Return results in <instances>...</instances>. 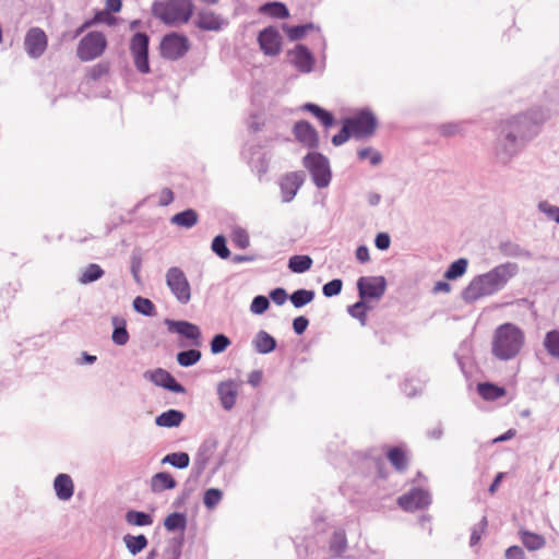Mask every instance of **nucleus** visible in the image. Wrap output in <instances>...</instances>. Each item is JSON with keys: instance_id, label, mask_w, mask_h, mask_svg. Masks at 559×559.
I'll return each instance as SVG.
<instances>
[{"instance_id": "1a4fd4ad", "label": "nucleus", "mask_w": 559, "mask_h": 559, "mask_svg": "<svg viewBox=\"0 0 559 559\" xmlns=\"http://www.w3.org/2000/svg\"><path fill=\"white\" fill-rule=\"evenodd\" d=\"M130 52L133 58L135 69L141 74L151 73L150 66V36L145 32H135L130 38Z\"/></svg>"}, {"instance_id": "69168bd1", "label": "nucleus", "mask_w": 559, "mask_h": 559, "mask_svg": "<svg viewBox=\"0 0 559 559\" xmlns=\"http://www.w3.org/2000/svg\"><path fill=\"white\" fill-rule=\"evenodd\" d=\"M293 331L297 335H302L309 326V319L305 316L296 317L292 323Z\"/></svg>"}, {"instance_id": "c03bdc74", "label": "nucleus", "mask_w": 559, "mask_h": 559, "mask_svg": "<svg viewBox=\"0 0 559 559\" xmlns=\"http://www.w3.org/2000/svg\"><path fill=\"white\" fill-rule=\"evenodd\" d=\"M132 306L135 312L145 317H154L156 314V306L148 298L136 296L133 299Z\"/></svg>"}, {"instance_id": "9b49d317", "label": "nucleus", "mask_w": 559, "mask_h": 559, "mask_svg": "<svg viewBox=\"0 0 559 559\" xmlns=\"http://www.w3.org/2000/svg\"><path fill=\"white\" fill-rule=\"evenodd\" d=\"M216 448L217 440L215 438L210 437L203 440L197 451L190 475L187 479V484L197 483L199 480V478L204 473L211 457L216 451Z\"/></svg>"}, {"instance_id": "bb28decb", "label": "nucleus", "mask_w": 559, "mask_h": 559, "mask_svg": "<svg viewBox=\"0 0 559 559\" xmlns=\"http://www.w3.org/2000/svg\"><path fill=\"white\" fill-rule=\"evenodd\" d=\"M185 417L183 412L170 408L155 417V425L164 428H176L181 425Z\"/></svg>"}, {"instance_id": "c9c22d12", "label": "nucleus", "mask_w": 559, "mask_h": 559, "mask_svg": "<svg viewBox=\"0 0 559 559\" xmlns=\"http://www.w3.org/2000/svg\"><path fill=\"white\" fill-rule=\"evenodd\" d=\"M188 519L183 512H173L164 519V526L168 532H177L183 535Z\"/></svg>"}, {"instance_id": "7ed1b4c3", "label": "nucleus", "mask_w": 559, "mask_h": 559, "mask_svg": "<svg viewBox=\"0 0 559 559\" xmlns=\"http://www.w3.org/2000/svg\"><path fill=\"white\" fill-rule=\"evenodd\" d=\"M524 342V332L518 325L510 322L500 324L493 333L492 355L500 360H510L520 353Z\"/></svg>"}, {"instance_id": "cd10ccee", "label": "nucleus", "mask_w": 559, "mask_h": 559, "mask_svg": "<svg viewBox=\"0 0 559 559\" xmlns=\"http://www.w3.org/2000/svg\"><path fill=\"white\" fill-rule=\"evenodd\" d=\"M177 481L169 472H158L151 478V490L159 493L176 488Z\"/></svg>"}, {"instance_id": "5701e85b", "label": "nucleus", "mask_w": 559, "mask_h": 559, "mask_svg": "<svg viewBox=\"0 0 559 559\" xmlns=\"http://www.w3.org/2000/svg\"><path fill=\"white\" fill-rule=\"evenodd\" d=\"M301 109L317 118L325 129L333 128L337 123L336 118L332 111L321 107L316 103H305L301 106Z\"/></svg>"}, {"instance_id": "4d7b16f0", "label": "nucleus", "mask_w": 559, "mask_h": 559, "mask_svg": "<svg viewBox=\"0 0 559 559\" xmlns=\"http://www.w3.org/2000/svg\"><path fill=\"white\" fill-rule=\"evenodd\" d=\"M438 131L444 138L454 136L462 133L463 122H447L438 126Z\"/></svg>"}, {"instance_id": "09e8293b", "label": "nucleus", "mask_w": 559, "mask_h": 559, "mask_svg": "<svg viewBox=\"0 0 559 559\" xmlns=\"http://www.w3.org/2000/svg\"><path fill=\"white\" fill-rule=\"evenodd\" d=\"M211 249L218 258L223 260L231 257V252L227 247V239L224 235H217L213 238Z\"/></svg>"}, {"instance_id": "f704fd0d", "label": "nucleus", "mask_w": 559, "mask_h": 559, "mask_svg": "<svg viewBox=\"0 0 559 559\" xmlns=\"http://www.w3.org/2000/svg\"><path fill=\"white\" fill-rule=\"evenodd\" d=\"M124 520L129 525L139 527L150 526L154 522L152 514L134 509H130L126 512Z\"/></svg>"}, {"instance_id": "c85d7f7f", "label": "nucleus", "mask_w": 559, "mask_h": 559, "mask_svg": "<svg viewBox=\"0 0 559 559\" xmlns=\"http://www.w3.org/2000/svg\"><path fill=\"white\" fill-rule=\"evenodd\" d=\"M386 459L391 465L400 473L405 472L408 466L406 452L402 447H389L386 450Z\"/></svg>"}, {"instance_id": "052dcab7", "label": "nucleus", "mask_w": 559, "mask_h": 559, "mask_svg": "<svg viewBox=\"0 0 559 559\" xmlns=\"http://www.w3.org/2000/svg\"><path fill=\"white\" fill-rule=\"evenodd\" d=\"M282 29L284 31V33L286 34L290 41L301 40L306 36L305 31L301 27V24L289 25L284 23L282 25Z\"/></svg>"}, {"instance_id": "603ef678", "label": "nucleus", "mask_w": 559, "mask_h": 559, "mask_svg": "<svg viewBox=\"0 0 559 559\" xmlns=\"http://www.w3.org/2000/svg\"><path fill=\"white\" fill-rule=\"evenodd\" d=\"M130 262H131L130 271L133 276V280L135 281V283H140L141 282L140 272H141L142 263H143V255H142L141 249L135 248L132 250Z\"/></svg>"}, {"instance_id": "a878e982", "label": "nucleus", "mask_w": 559, "mask_h": 559, "mask_svg": "<svg viewBox=\"0 0 559 559\" xmlns=\"http://www.w3.org/2000/svg\"><path fill=\"white\" fill-rule=\"evenodd\" d=\"M258 12L272 19H288L290 16L287 5L282 1H267L258 8Z\"/></svg>"}, {"instance_id": "680f3d73", "label": "nucleus", "mask_w": 559, "mask_h": 559, "mask_svg": "<svg viewBox=\"0 0 559 559\" xmlns=\"http://www.w3.org/2000/svg\"><path fill=\"white\" fill-rule=\"evenodd\" d=\"M353 136V132L348 124H345V122H342L341 130L334 134L331 139V142L334 146H341L344 143H346L350 138Z\"/></svg>"}, {"instance_id": "338daca9", "label": "nucleus", "mask_w": 559, "mask_h": 559, "mask_svg": "<svg viewBox=\"0 0 559 559\" xmlns=\"http://www.w3.org/2000/svg\"><path fill=\"white\" fill-rule=\"evenodd\" d=\"M391 237L388 233L381 231L376 235L374 246L378 250L384 251L390 248Z\"/></svg>"}, {"instance_id": "423d86ee", "label": "nucleus", "mask_w": 559, "mask_h": 559, "mask_svg": "<svg viewBox=\"0 0 559 559\" xmlns=\"http://www.w3.org/2000/svg\"><path fill=\"white\" fill-rule=\"evenodd\" d=\"M342 122L348 124L357 140L373 135L379 123L376 115L367 107L357 110L352 117L343 118Z\"/></svg>"}, {"instance_id": "9d476101", "label": "nucleus", "mask_w": 559, "mask_h": 559, "mask_svg": "<svg viewBox=\"0 0 559 559\" xmlns=\"http://www.w3.org/2000/svg\"><path fill=\"white\" fill-rule=\"evenodd\" d=\"M165 282L178 302L187 305L191 299V286L185 272L178 266L166 271Z\"/></svg>"}, {"instance_id": "2eb2a0df", "label": "nucleus", "mask_w": 559, "mask_h": 559, "mask_svg": "<svg viewBox=\"0 0 559 559\" xmlns=\"http://www.w3.org/2000/svg\"><path fill=\"white\" fill-rule=\"evenodd\" d=\"M165 324L170 333H176L190 341L194 347L202 345V332L200 328L186 320L165 319Z\"/></svg>"}, {"instance_id": "7c9ffc66", "label": "nucleus", "mask_w": 559, "mask_h": 559, "mask_svg": "<svg viewBox=\"0 0 559 559\" xmlns=\"http://www.w3.org/2000/svg\"><path fill=\"white\" fill-rule=\"evenodd\" d=\"M477 392L485 401H497L507 393L504 386L492 382H479L477 384Z\"/></svg>"}, {"instance_id": "e2e57ef3", "label": "nucleus", "mask_w": 559, "mask_h": 559, "mask_svg": "<svg viewBox=\"0 0 559 559\" xmlns=\"http://www.w3.org/2000/svg\"><path fill=\"white\" fill-rule=\"evenodd\" d=\"M488 525V521L486 516H483V519L473 526L469 537V546H475L479 543L481 539V534L485 531V528Z\"/></svg>"}, {"instance_id": "5fc2aeb1", "label": "nucleus", "mask_w": 559, "mask_h": 559, "mask_svg": "<svg viewBox=\"0 0 559 559\" xmlns=\"http://www.w3.org/2000/svg\"><path fill=\"white\" fill-rule=\"evenodd\" d=\"M233 243L239 249H247L250 245V238L247 230L242 227H235L230 235Z\"/></svg>"}, {"instance_id": "72a5a7b5", "label": "nucleus", "mask_w": 559, "mask_h": 559, "mask_svg": "<svg viewBox=\"0 0 559 559\" xmlns=\"http://www.w3.org/2000/svg\"><path fill=\"white\" fill-rule=\"evenodd\" d=\"M500 253L509 258L531 259L532 253L527 249L522 248L519 243L513 241H502L498 247Z\"/></svg>"}, {"instance_id": "49530a36", "label": "nucleus", "mask_w": 559, "mask_h": 559, "mask_svg": "<svg viewBox=\"0 0 559 559\" xmlns=\"http://www.w3.org/2000/svg\"><path fill=\"white\" fill-rule=\"evenodd\" d=\"M371 309V307L359 299L353 305L347 307V312L350 317L357 319L361 325H366L367 323V312Z\"/></svg>"}, {"instance_id": "f257e3e1", "label": "nucleus", "mask_w": 559, "mask_h": 559, "mask_svg": "<svg viewBox=\"0 0 559 559\" xmlns=\"http://www.w3.org/2000/svg\"><path fill=\"white\" fill-rule=\"evenodd\" d=\"M542 121V114L538 110H528L502 120L498 126L495 145L499 162L504 165L510 163L526 143L538 134Z\"/></svg>"}, {"instance_id": "f3484780", "label": "nucleus", "mask_w": 559, "mask_h": 559, "mask_svg": "<svg viewBox=\"0 0 559 559\" xmlns=\"http://www.w3.org/2000/svg\"><path fill=\"white\" fill-rule=\"evenodd\" d=\"M293 134L305 147L317 151L320 146V138L316 128L308 120H298L294 123Z\"/></svg>"}, {"instance_id": "774afa93", "label": "nucleus", "mask_w": 559, "mask_h": 559, "mask_svg": "<svg viewBox=\"0 0 559 559\" xmlns=\"http://www.w3.org/2000/svg\"><path fill=\"white\" fill-rule=\"evenodd\" d=\"M506 559H525V552L522 547L513 545L507 548Z\"/></svg>"}, {"instance_id": "4c0bfd02", "label": "nucleus", "mask_w": 559, "mask_h": 559, "mask_svg": "<svg viewBox=\"0 0 559 559\" xmlns=\"http://www.w3.org/2000/svg\"><path fill=\"white\" fill-rule=\"evenodd\" d=\"M313 260L308 254H294L288 259V269L293 273L302 274L311 269Z\"/></svg>"}, {"instance_id": "a211bd4d", "label": "nucleus", "mask_w": 559, "mask_h": 559, "mask_svg": "<svg viewBox=\"0 0 559 559\" xmlns=\"http://www.w3.org/2000/svg\"><path fill=\"white\" fill-rule=\"evenodd\" d=\"M431 503L430 493L420 488H412L408 492L397 498V504L404 511H414L427 508Z\"/></svg>"}, {"instance_id": "6e6d98bb", "label": "nucleus", "mask_w": 559, "mask_h": 559, "mask_svg": "<svg viewBox=\"0 0 559 559\" xmlns=\"http://www.w3.org/2000/svg\"><path fill=\"white\" fill-rule=\"evenodd\" d=\"M343 289V281L341 278H333L322 286V294L326 298L335 297L341 294Z\"/></svg>"}, {"instance_id": "6e6552de", "label": "nucleus", "mask_w": 559, "mask_h": 559, "mask_svg": "<svg viewBox=\"0 0 559 559\" xmlns=\"http://www.w3.org/2000/svg\"><path fill=\"white\" fill-rule=\"evenodd\" d=\"M106 48L105 34L99 31H91L81 38L76 48V56L83 62L92 61L100 57Z\"/></svg>"}, {"instance_id": "20e7f679", "label": "nucleus", "mask_w": 559, "mask_h": 559, "mask_svg": "<svg viewBox=\"0 0 559 559\" xmlns=\"http://www.w3.org/2000/svg\"><path fill=\"white\" fill-rule=\"evenodd\" d=\"M152 14L165 25L174 26L177 23L186 24L194 12L191 0H155L152 3Z\"/></svg>"}, {"instance_id": "2f4dec72", "label": "nucleus", "mask_w": 559, "mask_h": 559, "mask_svg": "<svg viewBox=\"0 0 559 559\" xmlns=\"http://www.w3.org/2000/svg\"><path fill=\"white\" fill-rule=\"evenodd\" d=\"M111 323L114 326L111 340L114 344L118 346H124L130 338L129 332L127 330V321L120 317H112Z\"/></svg>"}, {"instance_id": "b1692460", "label": "nucleus", "mask_w": 559, "mask_h": 559, "mask_svg": "<svg viewBox=\"0 0 559 559\" xmlns=\"http://www.w3.org/2000/svg\"><path fill=\"white\" fill-rule=\"evenodd\" d=\"M53 489L59 500L68 501L74 493V484L70 475L60 473L53 479Z\"/></svg>"}, {"instance_id": "f03ea898", "label": "nucleus", "mask_w": 559, "mask_h": 559, "mask_svg": "<svg viewBox=\"0 0 559 559\" xmlns=\"http://www.w3.org/2000/svg\"><path fill=\"white\" fill-rule=\"evenodd\" d=\"M519 272L516 263L506 262L495 266L487 273L476 275L462 290L465 304H473L481 297L491 296L503 289L508 282Z\"/></svg>"}, {"instance_id": "79ce46f5", "label": "nucleus", "mask_w": 559, "mask_h": 559, "mask_svg": "<svg viewBox=\"0 0 559 559\" xmlns=\"http://www.w3.org/2000/svg\"><path fill=\"white\" fill-rule=\"evenodd\" d=\"M201 357L202 353L198 348H190L178 352L176 355V360L179 366L189 368L197 365L201 360Z\"/></svg>"}, {"instance_id": "412c9836", "label": "nucleus", "mask_w": 559, "mask_h": 559, "mask_svg": "<svg viewBox=\"0 0 559 559\" xmlns=\"http://www.w3.org/2000/svg\"><path fill=\"white\" fill-rule=\"evenodd\" d=\"M288 55H294L292 63L301 73H310L313 71L316 58L310 49L304 44H297Z\"/></svg>"}, {"instance_id": "393cba45", "label": "nucleus", "mask_w": 559, "mask_h": 559, "mask_svg": "<svg viewBox=\"0 0 559 559\" xmlns=\"http://www.w3.org/2000/svg\"><path fill=\"white\" fill-rule=\"evenodd\" d=\"M252 346L258 354L267 355L277 347L276 338L264 330H260L252 340Z\"/></svg>"}, {"instance_id": "39448f33", "label": "nucleus", "mask_w": 559, "mask_h": 559, "mask_svg": "<svg viewBox=\"0 0 559 559\" xmlns=\"http://www.w3.org/2000/svg\"><path fill=\"white\" fill-rule=\"evenodd\" d=\"M302 165L309 171L318 189L329 187L332 180V170L325 155L318 151H310L302 157Z\"/></svg>"}, {"instance_id": "0eeeda50", "label": "nucleus", "mask_w": 559, "mask_h": 559, "mask_svg": "<svg viewBox=\"0 0 559 559\" xmlns=\"http://www.w3.org/2000/svg\"><path fill=\"white\" fill-rule=\"evenodd\" d=\"M190 41L187 35L178 32L165 34L159 43V55L163 59L176 61L187 55Z\"/></svg>"}, {"instance_id": "bf43d9fd", "label": "nucleus", "mask_w": 559, "mask_h": 559, "mask_svg": "<svg viewBox=\"0 0 559 559\" xmlns=\"http://www.w3.org/2000/svg\"><path fill=\"white\" fill-rule=\"evenodd\" d=\"M110 70V64L107 61H100L97 64H94L87 73L88 79L92 81H97L104 75H107Z\"/></svg>"}, {"instance_id": "ddd939ff", "label": "nucleus", "mask_w": 559, "mask_h": 559, "mask_svg": "<svg viewBox=\"0 0 559 559\" xmlns=\"http://www.w3.org/2000/svg\"><path fill=\"white\" fill-rule=\"evenodd\" d=\"M261 51L269 57L278 56L283 47V37L274 25L262 28L257 36Z\"/></svg>"}, {"instance_id": "13d9d810", "label": "nucleus", "mask_w": 559, "mask_h": 559, "mask_svg": "<svg viewBox=\"0 0 559 559\" xmlns=\"http://www.w3.org/2000/svg\"><path fill=\"white\" fill-rule=\"evenodd\" d=\"M270 307V299L264 295L255 296L250 305V311L254 314H263Z\"/></svg>"}, {"instance_id": "dca6fc26", "label": "nucleus", "mask_w": 559, "mask_h": 559, "mask_svg": "<svg viewBox=\"0 0 559 559\" xmlns=\"http://www.w3.org/2000/svg\"><path fill=\"white\" fill-rule=\"evenodd\" d=\"M48 46L46 33L40 27H31L24 37V48L29 58H40Z\"/></svg>"}, {"instance_id": "aec40b11", "label": "nucleus", "mask_w": 559, "mask_h": 559, "mask_svg": "<svg viewBox=\"0 0 559 559\" xmlns=\"http://www.w3.org/2000/svg\"><path fill=\"white\" fill-rule=\"evenodd\" d=\"M193 24L204 32H219L228 25V21L212 10L203 9L197 13Z\"/></svg>"}, {"instance_id": "de8ad7c7", "label": "nucleus", "mask_w": 559, "mask_h": 559, "mask_svg": "<svg viewBox=\"0 0 559 559\" xmlns=\"http://www.w3.org/2000/svg\"><path fill=\"white\" fill-rule=\"evenodd\" d=\"M543 344L551 357L559 359V330L548 331L545 334Z\"/></svg>"}, {"instance_id": "ea45409f", "label": "nucleus", "mask_w": 559, "mask_h": 559, "mask_svg": "<svg viewBox=\"0 0 559 559\" xmlns=\"http://www.w3.org/2000/svg\"><path fill=\"white\" fill-rule=\"evenodd\" d=\"M467 266L468 260L466 258H459L457 260L450 263L443 276L448 281H455L466 273Z\"/></svg>"}, {"instance_id": "c756f323", "label": "nucleus", "mask_w": 559, "mask_h": 559, "mask_svg": "<svg viewBox=\"0 0 559 559\" xmlns=\"http://www.w3.org/2000/svg\"><path fill=\"white\" fill-rule=\"evenodd\" d=\"M199 222V214L193 209H186L181 212L176 213L170 217V223L173 225L190 229L195 226Z\"/></svg>"}, {"instance_id": "864d4df0", "label": "nucleus", "mask_w": 559, "mask_h": 559, "mask_svg": "<svg viewBox=\"0 0 559 559\" xmlns=\"http://www.w3.org/2000/svg\"><path fill=\"white\" fill-rule=\"evenodd\" d=\"M223 499V491L219 488H209L204 491L203 503L206 509L213 510Z\"/></svg>"}, {"instance_id": "473e14b6", "label": "nucleus", "mask_w": 559, "mask_h": 559, "mask_svg": "<svg viewBox=\"0 0 559 559\" xmlns=\"http://www.w3.org/2000/svg\"><path fill=\"white\" fill-rule=\"evenodd\" d=\"M519 536L523 546L530 551L542 549L546 545V539L543 535L527 530H520Z\"/></svg>"}, {"instance_id": "6ab92c4d", "label": "nucleus", "mask_w": 559, "mask_h": 559, "mask_svg": "<svg viewBox=\"0 0 559 559\" xmlns=\"http://www.w3.org/2000/svg\"><path fill=\"white\" fill-rule=\"evenodd\" d=\"M305 178L306 175L301 170L287 173L281 177L278 185L283 203H289L294 200L297 192L304 185Z\"/></svg>"}, {"instance_id": "4be33fe9", "label": "nucleus", "mask_w": 559, "mask_h": 559, "mask_svg": "<svg viewBox=\"0 0 559 559\" xmlns=\"http://www.w3.org/2000/svg\"><path fill=\"white\" fill-rule=\"evenodd\" d=\"M216 393L222 407L225 411H231L238 396V384L235 380L228 379L217 384Z\"/></svg>"}, {"instance_id": "8fccbe9b", "label": "nucleus", "mask_w": 559, "mask_h": 559, "mask_svg": "<svg viewBox=\"0 0 559 559\" xmlns=\"http://www.w3.org/2000/svg\"><path fill=\"white\" fill-rule=\"evenodd\" d=\"M231 344L230 338L224 333L215 334L210 342V349L213 355L224 353Z\"/></svg>"}, {"instance_id": "a18cd8bd", "label": "nucleus", "mask_w": 559, "mask_h": 559, "mask_svg": "<svg viewBox=\"0 0 559 559\" xmlns=\"http://www.w3.org/2000/svg\"><path fill=\"white\" fill-rule=\"evenodd\" d=\"M330 551L340 557L347 548V538L344 531H335L330 539Z\"/></svg>"}, {"instance_id": "0e129e2a", "label": "nucleus", "mask_w": 559, "mask_h": 559, "mask_svg": "<svg viewBox=\"0 0 559 559\" xmlns=\"http://www.w3.org/2000/svg\"><path fill=\"white\" fill-rule=\"evenodd\" d=\"M267 298L272 300L275 305L282 306L285 304L287 299H289V295L287 294L285 288L276 287L270 292Z\"/></svg>"}, {"instance_id": "4468645a", "label": "nucleus", "mask_w": 559, "mask_h": 559, "mask_svg": "<svg viewBox=\"0 0 559 559\" xmlns=\"http://www.w3.org/2000/svg\"><path fill=\"white\" fill-rule=\"evenodd\" d=\"M143 378L154 383L156 386H160L173 393L183 394L187 392L186 388L179 383L168 370L164 368L146 370L143 373Z\"/></svg>"}, {"instance_id": "58836bf2", "label": "nucleus", "mask_w": 559, "mask_h": 559, "mask_svg": "<svg viewBox=\"0 0 559 559\" xmlns=\"http://www.w3.org/2000/svg\"><path fill=\"white\" fill-rule=\"evenodd\" d=\"M105 274L104 269L97 263H90L81 273L79 283L82 285L92 284L100 280Z\"/></svg>"}, {"instance_id": "a19ab883", "label": "nucleus", "mask_w": 559, "mask_h": 559, "mask_svg": "<svg viewBox=\"0 0 559 559\" xmlns=\"http://www.w3.org/2000/svg\"><path fill=\"white\" fill-rule=\"evenodd\" d=\"M316 297L313 289L298 288L289 295V300L297 309L310 304Z\"/></svg>"}, {"instance_id": "37998d69", "label": "nucleus", "mask_w": 559, "mask_h": 559, "mask_svg": "<svg viewBox=\"0 0 559 559\" xmlns=\"http://www.w3.org/2000/svg\"><path fill=\"white\" fill-rule=\"evenodd\" d=\"M163 464H169L175 468L185 469L190 464V456L187 452H171L162 459Z\"/></svg>"}, {"instance_id": "3c124183", "label": "nucleus", "mask_w": 559, "mask_h": 559, "mask_svg": "<svg viewBox=\"0 0 559 559\" xmlns=\"http://www.w3.org/2000/svg\"><path fill=\"white\" fill-rule=\"evenodd\" d=\"M185 543V537L182 534L179 536H175L168 540V546L166 548V554L170 559H180L182 554V546Z\"/></svg>"}, {"instance_id": "f8f14e48", "label": "nucleus", "mask_w": 559, "mask_h": 559, "mask_svg": "<svg viewBox=\"0 0 559 559\" xmlns=\"http://www.w3.org/2000/svg\"><path fill=\"white\" fill-rule=\"evenodd\" d=\"M358 297L362 301L379 300L385 293L388 283L384 276H360L357 280Z\"/></svg>"}, {"instance_id": "e433bc0d", "label": "nucleus", "mask_w": 559, "mask_h": 559, "mask_svg": "<svg viewBox=\"0 0 559 559\" xmlns=\"http://www.w3.org/2000/svg\"><path fill=\"white\" fill-rule=\"evenodd\" d=\"M122 539H123V543H124L128 551L132 556H136L142 550H144L148 545V539L144 534H139V535L126 534Z\"/></svg>"}]
</instances>
